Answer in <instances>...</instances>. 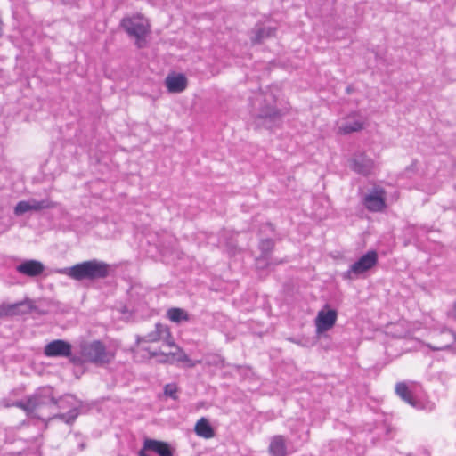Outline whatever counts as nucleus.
I'll return each mask as SVG.
<instances>
[{"mask_svg": "<svg viewBox=\"0 0 456 456\" xmlns=\"http://www.w3.org/2000/svg\"><path fill=\"white\" fill-rule=\"evenodd\" d=\"M207 366L224 367V359L218 354L207 355L203 360Z\"/></svg>", "mask_w": 456, "mask_h": 456, "instance_id": "obj_26", "label": "nucleus"}, {"mask_svg": "<svg viewBox=\"0 0 456 456\" xmlns=\"http://www.w3.org/2000/svg\"><path fill=\"white\" fill-rule=\"evenodd\" d=\"M164 394L165 395L176 400L177 399V386L175 383L167 384L164 387Z\"/></svg>", "mask_w": 456, "mask_h": 456, "instance_id": "obj_28", "label": "nucleus"}, {"mask_svg": "<svg viewBox=\"0 0 456 456\" xmlns=\"http://www.w3.org/2000/svg\"><path fill=\"white\" fill-rule=\"evenodd\" d=\"M452 316L454 317V319H456V303L454 304V306H453Z\"/></svg>", "mask_w": 456, "mask_h": 456, "instance_id": "obj_32", "label": "nucleus"}, {"mask_svg": "<svg viewBox=\"0 0 456 456\" xmlns=\"http://www.w3.org/2000/svg\"><path fill=\"white\" fill-rule=\"evenodd\" d=\"M194 431L199 436L206 439L212 438L215 436L213 428L205 418H201L197 421Z\"/></svg>", "mask_w": 456, "mask_h": 456, "instance_id": "obj_20", "label": "nucleus"}, {"mask_svg": "<svg viewBox=\"0 0 456 456\" xmlns=\"http://www.w3.org/2000/svg\"><path fill=\"white\" fill-rule=\"evenodd\" d=\"M44 354L48 357H70L72 346L65 340L55 339L45 345Z\"/></svg>", "mask_w": 456, "mask_h": 456, "instance_id": "obj_8", "label": "nucleus"}, {"mask_svg": "<svg viewBox=\"0 0 456 456\" xmlns=\"http://www.w3.org/2000/svg\"><path fill=\"white\" fill-rule=\"evenodd\" d=\"M80 354L85 362H88L95 365L108 364L115 356L114 354L107 350L105 345L99 340L82 344Z\"/></svg>", "mask_w": 456, "mask_h": 456, "instance_id": "obj_4", "label": "nucleus"}, {"mask_svg": "<svg viewBox=\"0 0 456 456\" xmlns=\"http://www.w3.org/2000/svg\"><path fill=\"white\" fill-rule=\"evenodd\" d=\"M30 205V210L32 211H39L42 209L46 208H52L55 207V203L52 202L49 200H28Z\"/></svg>", "mask_w": 456, "mask_h": 456, "instance_id": "obj_25", "label": "nucleus"}, {"mask_svg": "<svg viewBox=\"0 0 456 456\" xmlns=\"http://www.w3.org/2000/svg\"><path fill=\"white\" fill-rule=\"evenodd\" d=\"M373 167L374 164L372 159L362 153L354 155L351 161V168L356 173L363 175L370 174Z\"/></svg>", "mask_w": 456, "mask_h": 456, "instance_id": "obj_13", "label": "nucleus"}, {"mask_svg": "<svg viewBox=\"0 0 456 456\" xmlns=\"http://www.w3.org/2000/svg\"><path fill=\"white\" fill-rule=\"evenodd\" d=\"M386 192L380 187H375L369 194L365 195L363 203L367 209L372 212L382 211L385 207Z\"/></svg>", "mask_w": 456, "mask_h": 456, "instance_id": "obj_9", "label": "nucleus"}, {"mask_svg": "<svg viewBox=\"0 0 456 456\" xmlns=\"http://www.w3.org/2000/svg\"><path fill=\"white\" fill-rule=\"evenodd\" d=\"M363 127V119L362 118L353 116L348 117L346 119L341 122L338 126V131L340 134H350L353 132H357L362 129Z\"/></svg>", "mask_w": 456, "mask_h": 456, "instance_id": "obj_18", "label": "nucleus"}, {"mask_svg": "<svg viewBox=\"0 0 456 456\" xmlns=\"http://www.w3.org/2000/svg\"><path fill=\"white\" fill-rule=\"evenodd\" d=\"M120 26L129 37L136 39L135 44L138 48H142L145 45V37L150 32V24L143 16L125 17L122 19Z\"/></svg>", "mask_w": 456, "mask_h": 456, "instance_id": "obj_5", "label": "nucleus"}, {"mask_svg": "<svg viewBox=\"0 0 456 456\" xmlns=\"http://www.w3.org/2000/svg\"><path fill=\"white\" fill-rule=\"evenodd\" d=\"M143 449L155 452L159 456H173L169 444L162 441L146 438L143 442Z\"/></svg>", "mask_w": 456, "mask_h": 456, "instance_id": "obj_16", "label": "nucleus"}, {"mask_svg": "<svg viewBox=\"0 0 456 456\" xmlns=\"http://www.w3.org/2000/svg\"><path fill=\"white\" fill-rule=\"evenodd\" d=\"M378 263V254L375 250L368 251L356 262L350 265L349 269L344 272L341 276L344 280H355L363 273L374 267Z\"/></svg>", "mask_w": 456, "mask_h": 456, "instance_id": "obj_6", "label": "nucleus"}, {"mask_svg": "<svg viewBox=\"0 0 456 456\" xmlns=\"http://www.w3.org/2000/svg\"><path fill=\"white\" fill-rule=\"evenodd\" d=\"M256 100L260 102L259 109L254 114L256 126L271 129L277 126L281 121L283 114L274 105L273 95L259 93Z\"/></svg>", "mask_w": 456, "mask_h": 456, "instance_id": "obj_3", "label": "nucleus"}, {"mask_svg": "<svg viewBox=\"0 0 456 456\" xmlns=\"http://www.w3.org/2000/svg\"><path fill=\"white\" fill-rule=\"evenodd\" d=\"M165 85L169 93L178 94L184 91L187 87V79L183 74L169 75L165 79Z\"/></svg>", "mask_w": 456, "mask_h": 456, "instance_id": "obj_15", "label": "nucleus"}, {"mask_svg": "<svg viewBox=\"0 0 456 456\" xmlns=\"http://www.w3.org/2000/svg\"><path fill=\"white\" fill-rule=\"evenodd\" d=\"M63 400L56 401L51 387L39 388L33 395L26 400L18 401L15 406L22 409L28 416L45 419V411L48 410L49 419H59L67 424H72L79 414L78 409L74 407L67 413H55L57 408L62 409Z\"/></svg>", "mask_w": 456, "mask_h": 456, "instance_id": "obj_1", "label": "nucleus"}, {"mask_svg": "<svg viewBox=\"0 0 456 456\" xmlns=\"http://www.w3.org/2000/svg\"><path fill=\"white\" fill-rule=\"evenodd\" d=\"M269 452L273 456L286 455V444L282 436H275L272 438Z\"/></svg>", "mask_w": 456, "mask_h": 456, "instance_id": "obj_19", "label": "nucleus"}, {"mask_svg": "<svg viewBox=\"0 0 456 456\" xmlns=\"http://www.w3.org/2000/svg\"><path fill=\"white\" fill-rule=\"evenodd\" d=\"M144 449L142 448L140 452H139V456H148L145 452H144Z\"/></svg>", "mask_w": 456, "mask_h": 456, "instance_id": "obj_33", "label": "nucleus"}, {"mask_svg": "<svg viewBox=\"0 0 456 456\" xmlns=\"http://www.w3.org/2000/svg\"><path fill=\"white\" fill-rule=\"evenodd\" d=\"M168 338H170V330L168 327L161 323H156L154 330L142 337L136 336V343L137 346H140V349L137 352L142 353V348H145L142 346L143 343H154Z\"/></svg>", "mask_w": 456, "mask_h": 456, "instance_id": "obj_7", "label": "nucleus"}, {"mask_svg": "<svg viewBox=\"0 0 456 456\" xmlns=\"http://www.w3.org/2000/svg\"><path fill=\"white\" fill-rule=\"evenodd\" d=\"M28 211H31L28 200L19 201L14 208V214L16 216H21Z\"/></svg>", "mask_w": 456, "mask_h": 456, "instance_id": "obj_27", "label": "nucleus"}, {"mask_svg": "<svg viewBox=\"0 0 456 456\" xmlns=\"http://www.w3.org/2000/svg\"><path fill=\"white\" fill-rule=\"evenodd\" d=\"M163 340L167 343V345L168 346H172V347H175V348L178 347L177 346H175L174 340L172 339V336L171 335H170V338L163 339Z\"/></svg>", "mask_w": 456, "mask_h": 456, "instance_id": "obj_30", "label": "nucleus"}, {"mask_svg": "<svg viewBox=\"0 0 456 456\" xmlns=\"http://www.w3.org/2000/svg\"><path fill=\"white\" fill-rule=\"evenodd\" d=\"M58 273L75 281L104 279L110 274V265L102 261L92 259L58 270Z\"/></svg>", "mask_w": 456, "mask_h": 456, "instance_id": "obj_2", "label": "nucleus"}, {"mask_svg": "<svg viewBox=\"0 0 456 456\" xmlns=\"http://www.w3.org/2000/svg\"><path fill=\"white\" fill-rule=\"evenodd\" d=\"M70 361L73 362V363H77L79 362V359L77 357H71L70 358Z\"/></svg>", "mask_w": 456, "mask_h": 456, "instance_id": "obj_31", "label": "nucleus"}, {"mask_svg": "<svg viewBox=\"0 0 456 456\" xmlns=\"http://www.w3.org/2000/svg\"><path fill=\"white\" fill-rule=\"evenodd\" d=\"M273 247V241L272 240H265L261 241L260 248L262 250H269Z\"/></svg>", "mask_w": 456, "mask_h": 456, "instance_id": "obj_29", "label": "nucleus"}, {"mask_svg": "<svg viewBox=\"0 0 456 456\" xmlns=\"http://www.w3.org/2000/svg\"><path fill=\"white\" fill-rule=\"evenodd\" d=\"M172 353L173 352H170L168 354L158 353L156 351L151 352L147 348H142V354H141V352H134V358L135 361H144V360H150L155 356L160 355L161 358L159 360V362H162V363L173 362L175 360L172 356Z\"/></svg>", "mask_w": 456, "mask_h": 456, "instance_id": "obj_17", "label": "nucleus"}, {"mask_svg": "<svg viewBox=\"0 0 456 456\" xmlns=\"http://www.w3.org/2000/svg\"><path fill=\"white\" fill-rule=\"evenodd\" d=\"M255 36L252 37L253 43H261L263 40L269 38L275 34V28L272 27L256 26L254 28Z\"/></svg>", "mask_w": 456, "mask_h": 456, "instance_id": "obj_22", "label": "nucleus"}, {"mask_svg": "<svg viewBox=\"0 0 456 456\" xmlns=\"http://www.w3.org/2000/svg\"><path fill=\"white\" fill-rule=\"evenodd\" d=\"M395 393L405 403L411 405L412 407H416L417 402L405 383H397L395 385Z\"/></svg>", "mask_w": 456, "mask_h": 456, "instance_id": "obj_21", "label": "nucleus"}, {"mask_svg": "<svg viewBox=\"0 0 456 456\" xmlns=\"http://www.w3.org/2000/svg\"><path fill=\"white\" fill-rule=\"evenodd\" d=\"M338 313L334 309L321 310L315 319V326L318 333L330 330L336 323Z\"/></svg>", "mask_w": 456, "mask_h": 456, "instance_id": "obj_10", "label": "nucleus"}, {"mask_svg": "<svg viewBox=\"0 0 456 456\" xmlns=\"http://www.w3.org/2000/svg\"><path fill=\"white\" fill-rule=\"evenodd\" d=\"M31 308L32 304L28 299L12 305H4L0 309V317L4 315L27 314L31 310Z\"/></svg>", "mask_w": 456, "mask_h": 456, "instance_id": "obj_14", "label": "nucleus"}, {"mask_svg": "<svg viewBox=\"0 0 456 456\" xmlns=\"http://www.w3.org/2000/svg\"><path fill=\"white\" fill-rule=\"evenodd\" d=\"M167 316L171 322L175 323L188 322L190 319L188 313L185 310L178 307H172L168 309L167 312Z\"/></svg>", "mask_w": 456, "mask_h": 456, "instance_id": "obj_23", "label": "nucleus"}, {"mask_svg": "<svg viewBox=\"0 0 456 456\" xmlns=\"http://www.w3.org/2000/svg\"><path fill=\"white\" fill-rule=\"evenodd\" d=\"M456 341V334L449 330H442L436 335V341L427 343V346L434 351L449 348Z\"/></svg>", "mask_w": 456, "mask_h": 456, "instance_id": "obj_12", "label": "nucleus"}, {"mask_svg": "<svg viewBox=\"0 0 456 456\" xmlns=\"http://www.w3.org/2000/svg\"><path fill=\"white\" fill-rule=\"evenodd\" d=\"M172 356L175 358V362H184L186 363V366L190 368H193L197 364H201L203 362L202 360L193 361L190 359L181 347H176V351L172 353Z\"/></svg>", "mask_w": 456, "mask_h": 456, "instance_id": "obj_24", "label": "nucleus"}, {"mask_svg": "<svg viewBox=\"0 0 456 456\" xmlns=\"http://www.w3.org/2000/svg\"><path fill=\"white\" fill-rule=\"evenodd\" d=\"M16 271L28 277H37L45 271V265L42 262L35 259L24 260L16 266Z\"/></svg>", "mask_w": 456, "mask_h": 456, "instance_id": "obj_11", "label": "nucleus"}]
</instances>
